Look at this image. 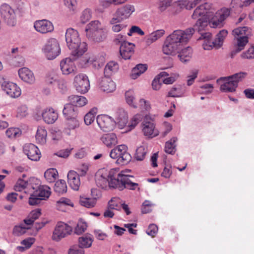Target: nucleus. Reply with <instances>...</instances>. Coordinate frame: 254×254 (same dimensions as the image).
<instances>
[{
  "instance_id": "13",
  "label": "nucleus",
  "mask_w": 254,
  "mask_h": 254,
  "mask_svg": "<svg viewBox=\"0 0 254 254\" xmlns=\"http://www.w3.org/2000/svg\"><path fill=\"white\" fill-rule=\"evenodd\" d=\"M142 124L143 126L142 131L144 135L153 138L158 135L159 131L155 128L154 123L150 121L148 116H145Z\"/></svg>"
},
{
  "instance_id": "10",
  "label": "nucleus",
  "mask_w": 254,
  "mask_h": 254,
  "mask_svg": "<svg viewBox=\"0 0 254 254\" xmlns=\"http://www.w3.org/2000/svg\"><path fill=\"white\" fill-rule=\"evenodd\" d=\"M71 231L72 228L70 226L63 222H59L53 232L52 239L54 241H59L69 235Z\"/></svg>"
},
{
  "instance_id": "29",
  "label": "nucleus",
  "mask_w": 254,
  "mask_h": 254,
  "mask_svg": "<svg viewBox=\"0 0 254 254\" xmlns=\"http://www.w3.org/2000/svg\"><path fill=\"white\" fill-rule=\"evenodd\" d=\"M68 101L69 103L77 108L82 107L87 103V100L83 96L77 95H71L68 97Z\"/></svg>"
},
{
  "instance_id": "32",
  "label": "nucleus",
  "mask_w": 254,
  "mask_h": 254,
  "mask_svg": "<svg viewBox=\"0 0 254 254\" xmlns=\"http://www.w3.org/2000/svg\"><path fill=\"white\" fill-rule=\"evenodd\" d=\"M192 55V49L190 47H188L184 49L179 53L178 57L180 60L184 63L189 62Z\"/></svg>"
},
{
  "instance_id": "56",
  "label": "nucleus",
  "mask_w": 254,
  "mask_h": 254,
  "mask_svg": "<svg viewBox=\"0 0 254 254\" xmlns=\"http://www.w3.org/2000/svg\"><path fill=\"white\" fill-rule=\"evenodd\" d=\"M68 254H84V251L78 246H73L69 249Z\"/></svg>"
},
{
  "instance_id": "12",
  "label": "nucleus",
  "mask_w": 254,
  "mask_h": 254,
  "mask_svg": "<svg viewBox=\"0 0 254 254\" xmlns=\"http://www.w3.org/2000/svg\"><path fill=\"white\" fill-rule=\"evenodd\" d=\"M96 120L101 129L105 132L113 130L116 124V122L113 119L106 115L98 116Z\"/></svg>"
},
{
  "instance_id": "49",
  "label": "nucleus",
  "mask_w": 254,
  "mask_h": 254,
  "mask_svg": "<svg viewBox=\"0 0 254 254\" xmlns=\"http://www.w3.org/2000/svg\"><path fill=\"white\" fill-rule=\"evenodd\" d=\"M29 184L27 181L22 179L19 178L16 184L14 187V189L15 191H20L24 190L26 187L28 186Z\"/></svg>"
},
{
  "instance_id": "2",
  "label": "nucleus",
  "mask_w": 254,
  "mask_h": 254,
  "mask_svg": "<svg viewBox=\"0 0 254 254\" xmlns=\"http://www.w3.org/2000/svg\"><path fill=\"white\" fill-rule=\"evenodd\" d=\"M195 29L189 28L185 30H177L167 37L162 50L166 55H174L179 52L184 43L190 39Z\"/></svg>"
},
{
  "instance_id": "7",
  "label": "nucleus",
  "mask_w": 254,
  "mask_h": 254,
  "mask_svg": "<svg viewBox=\"0 0 254 254\" xmlns=\"http://www.w3.org/2000/svg\"><path fill=\"white\" fill-rule=\"evenodd\" d=\"M42 50L48 60L55 59L60 53L61 49L58 41L55 38H50L43 47Z\"/></svg>"
},
{
  "instance_id": "39",
  "label": "nucleus",
  "mask_w": 254,
  "mask_h": 254,
  "mask_svg": "<svg viewBox=\"0 0 254 254\" xmlns=\"http://www.w3.org/2000/svg\"><path fill=\"white\" fill-rule=\"evenodd\" d=\"M55 191L59 194H62L67 191V186L65 181L60 180L57 181L54 186Z\"/></svg>"
},
{
  "instance_id": "38",
  "label": "nucleus",
  "mask_w": 254,
  "mask_h": 254,
  "mask_svg": "<svg viewBox=\"0 0 254 254\" xmlns=\"http://www.w3.org/2000/svg\"><path fill=\"white\" fill-rule=\"evenodd\" d=\"M118 69V64L114 62H110L107 64L104 68L105 76L110 77L113 73L116 72Z\"/></svg>"
},
{
  "instance_id": "19",
  "label": "nucleus",
  "mask_w": 254,
  "mask_h": 254,
  "mask_svg": "<svg viewBox=\"0 0 254 254\" xmlns=\"http://www.w3.org/2000/svg\"><path fill=\"white\" fill-rule=\"evenodd\" d=\"M223 81V83L221 85L220 90L225 92H233L236 91L237 85L232 80L227 77H222L217 79V82Z\"/></svg>"
},
{
  "instance_id": "25",
  "label": "nucleus",
  "mask_w": 254,
  "mask_h": 254,
  "mask_svg": "<svg viewBox=\"0 0 254 254\" xmlns=\"http://www.w3.org/2000/svg\"><path fill=\"white\" fill-rule=\"evenodd\" d=\"M19 77L24 82L33 84L35 82V77L33 73L27 67H22L19 69Z\"/></svg>"
},
{
  "instance_id": "50",
  "label": "nucleus",
  "mask_w": 254,
  "mask_h": 254,
  "mask_svg": "<svg viewBox=\"0 0 254 254\" xmlns=\"http://www.w3.org/2000/svg\"><path fill=\"white\" fill-rule=\"evenodd\" d=\"M215 13L224 21L230 15V9L223 7Z\"/></svg>"
},
{
  "instance_id": "1",
  "label": "nucleus",
  "mask_w": 254,
  "mask_h": 254,
  "mask_svg": "<svg viewBox=\"0 0 254 254\" xmlns=\"http://www.w3.org/2000/svg\"><path fill=\"white\" fill-rule=\"evenodd\" d=\"M133 176L126 175L123 171L117 175L110 172L108 178L101 175H96L95 181L97 185L101 188H105L108 184L110 188L117 189L122 190L124 189L134 190L138 186L137 183H133Z\"/></svg>"
},
{
  "instance_id": "55",
  "label": "nucleus",
  "mask_w": 254,
  "mask_h": 254,
  "mask_svg": "<svg viewBox=\"0 0 254 254\" xmlns=\"http://www.w3.org/2000/svg\"><path fill=\"white\" fill-rule=\"evenodd\" d=\"M29 228H26L23 225L15 226L13 229V233L16 235H21L26 232V230Z\"/></svg>"
},
{
  "instance_id": "28",
  "label": "nucleus",
  "mask_w": 254,
  "mask_h": 254,
  "mask_svg": "<svg viewBox=\"0 0 254 254\" xmlns=\"http://www.w3.org/2000/svg\"><path fill=\"white\" fill-rule=\"evenodd\" d=\"M91 35L87 36L88 39L96 42H100L106 39L107 36V31L104 28L99 29Z\"/></svg>"
},
{
  "instance_id": "54",
  "label": "nucleus",
  "mask_w": 254,
  "mask_h": 254,
  "mask_svg": "<svg viewBox=\"0 0 254 254\" xmlns=\"http://www.w3.org/2000/svg\"><path fill=\"white\" fill-rule=\"evenodd\" d=\"M87 227V226L85 222L79 221L75 229V233L80 235L86 230Z\"/></svg>"
},
{
  "instance_id": "53",
  "label": "nucleus",
  "mask_w": 254,
  "mask_h": 254,
  "mask_svg": "<svg viewBox=\"0 0 254 254\" xmlns=\"http://www.w3.org/2000/svg\"><path fill=\"white\" fill-rule=\"evenodd\" d=\"M241 57L242 58L246 59H254V46L250 48L248 50L243 52Z\"/></svg>"
},
{
  "instance_id": "47",
  "label": "nucleus",
  "mask_w": 254,
  "mask_h": 254,
  "mask_svg": "<svg viewBox=\"0 0 254 254\" xmlns=\"http://www.w3.org/2000/svg\"><path fill=\"white\" fill-rule=\"evenodd\" d=\"M5 134L8 138H15L21 135V131L18 128L10 127L6 130Z\"/></svg>"
},
{
  "instance_id": "21",
  "label": "nucleus",
  "mask_w": 254,
  "mask_h": 254,
  "mask_svg": "<svg viewBox=\"0 0 254 254\" xmlns=\"http://www.w3.org/2000/svg\"><path fill=\"white\" fill-rule=\"evenodd\" d=\"M134 45L127 41H124L120 47V53L121 56L125 60L129 59L133 53V48Z\"/></svg>"
},
{
  "instance_id": "48",
  "label": "nucleus",
  "mask_w": 254,
  "mask_h": 254,
  "mask_svg": "<svg viewBox=\"0 0 254 254\" xmlns=\"http://www.w3.org/2000/svg\"><path fill=\"white\" fill-rule=\"evenodd\" d=\"M209 24L210 26L212 28H220L223 26V21L219 18L216 14L215 17H212Z\"/></svg>"
},
{
  "instance_id": "15",
  "label": "nucleus",
  "mask_w": 254,
  "mask_h": 254,
  "mask_svg": "<svg viewBox=\"0 0 254 254\" xmlns=\"http://www.w3.org/2000/svg\"><path fill=\"white\" fill-rule=\"evenodd\" d=\"M228 34L226 30H221L216 36L215 39L213 41H208V45H204V50H209L212 48H219L223 44V41Z\"/></svg>"
},
{
  "instance_id": "11",
  "label": "nucleus",
  "mask_w": 254,
  "mask_h": 254,
  "mask_svg": "<svg viewBox=\"0 0 254 254\" xmlns=\"http://www.w3.org/2000/svg\"><path fill=\"white\" fill-rule=\"evenodd\" d=\"M74 85L76 90L79 93H86L90 87L88 77L84 74H80L74 77Z\"/></svg>"
},
{
  "instance_id": "51",
  "label": "nucleus",
  "mask_w": 254,
  "mask_h": 254,
  "mask_svg": "<svg viewBox=\"0 0 254 254\" xmlns=\"http://www.w3.org/2000/svg\"><path fill=\"white\" fill-rule=\"evenodd\" d=\"M66 119L67 120V125L68 129H74L79 126V123L77 117Z\"/></svg>"
},
{
  "instance_id": "59",
  "label": "nucleus",
  "mask_w": 254,
  "mask_h": 254,
  "mask_svg": "<svg viewBox=\"0 0 254 254\" xmlns=\"http://www.w3.org/2000/svg\"><path fill=\"white\" fill-rule=\"evenodd\" d=\"M133 33H137L139 35H144V32L141 29L140 27L137 26H132L129 29L127 35L129 36H131Z\"/></svg>"
},
{
  "instance_id": "16",
  "label": "nucleus",
  "mask_w": 254,
  "mask_h": 254,
  "mask_svg": "<svg viewBox=\"0 0 254 254\" xmlns=\"http://www.w3.org/2000/svg\"><path fill=\"white\" fill-rule=\"evenodd\" d=\"M34 27L37 32L42 34L51 32L54 30L52 23L46 19L36 21Z\"/></svg>"
},
{
  "instance_id": "63",
  "label": "nucleus",
  "mask_w": 254,
  "mask_h": 254,
  "mask_svg": "<svg viewBox=\"0 0 254 254\" xmlns=\"http://www.w3.org/2000/svg\"><path fill=\"white\" fill-rule=\"evenodd\" d=\"M180 88L173 87L168 92V96L172 97H178L180 96Z\"/></svg>"
},
{
  "instance_id": "3",
  "label": "nucleus",
  "mask_w": 254,
  "mask_h": 254,
  "mask_svg": "<svg viewBox=\"0 0 254 254\" xmlns=\"http://www.w3.org/2000/svg\"><path fill=\"white\" fill-rule=\"evenodd\" d=\"M216 11L213 5L209 2L200 4L194 10L191 17L194 19H198L194 28L200 32L207 26L208 21L214 16Z\"/></svg>"
},
{
  "instance_id": "42",
  "label": "nucleus",
  "mask_w": 254,
  "mask_h": 254,
  "mask_svg": "<svg viewBox=\"0 0 254 254\" xmlns=\"http://www.w3.org/2000/svg\"><path fill=\"white\" fill-rule=\"evenodd\" d=\"M177 140L176 137H172L165 143V151L168 154H173L176 151V145L174 143Z\"/></svg>"
},
{
  "instance_id": "30",
  "label": "nucleus",
  "mask_w": 254,
  "mask_h": 254,
  "mask_svg": "<svg viewBox=\"0 0 254 254\" xmlns=\"http://www.w3.org/2000/svg\"><path fill=\"white\" fill-rule=\"evenodd\" d=\"M101 139L104 144L109 147L118 143L117 136L114 133L104 134L101 137Z\"/></svg>"
},
{
  "instance_id": "33",
  "label": "nucleus",
  "mask_w": 254,
  "mask_h": 254,
  "mask_svg": "<svg viewBox=\"0 0 254 254\" xmlns=\"http://www.w3.org/2000/svg\"><path fill=\"white\" fill-rule=\"evenodd\" d=\"M232 34L234 37H241V35L250 37L252 35V29L246 26L238 27L233 30Z\"/></svg>"
},
{
  "instance_id": "41",
  "label": "nucleus",
  "mask_w": 254,
  "mask_h": 254,
  "mask_svg": "<svg viewBox=\"0 0 254 254\" xmlns=\"http://www.w3.org/2000/svg\"><path fill=\"white\" fill-rule=\"evenodd\" d=\"M58 176V171L56 169L50 168L46 171L44 177L47 182L49 183L54 182Z\"/></svg>"
},
{
  "instance_id": "60",
  "label": "nucleus",
  "mask_w": 254,
  "mask_h": 254,
  "mask_svg": "<svg viewBox=\"0 0 254 254\" xmlns=\"http://www.w3.org/2000/svg\"><path fill=\"white\" fill-rule=\"evenodd\" d=\"M158 231V227L157 226L154 224H150L148 229L146 230V233L151 237H153L156 234Z\"/></svg>"
},
{
  "instance_id": "64",
  "label": "nucleus",
  "mask_w": 254,
  "mask_h": 254,
  "mask_svg": "<svg viewBox=\"0 0 254 254\" xmlns=\"http://www.w3.org/2000/svg\"><path fill=\"white\" fill-rule=\"evenodd\" d=\"M33 195V192L31 194L30 197L29 198V204L30 205H35L39 204L41 199L39 196H34Z\"/></svg>"
},
{
  "instance_id": "62",
  "label": "nucleus",
  "mask_w": 254,
  "mask_h": 254,
  "mask_svg": "<svg viewBox=\"0 0 254 254\" xmlns=\"http://www.w3.org/2000/svg\"><path fill=\"white\" fill-rule=\"evenodd\" d=\"M162 83V79H160L159 77L156 76L152 81V88L155 90H159L160 88Z\"/></svg>"
},
{
  "instance_id": "4",
  "label": "nucleus",
  "mask_w": 254,
  "mask_h": 254,
  "mask_svg": "<svg viewBox=\"0 0 254 254\" xmlns=\"http://www.w3.org/2000/svg\"><path fill=\"white\" fill-rule=\"evenodd\" d=\"M65 41L68 48L71 51L72 55L77 57L82 56L87 50V45L85 42H81L77 31L70 28L66 30Z\"/></svg>"
},
{
  "instance_id": "61",
  "label": "nucleus",
  "mask_w": 254,
  "mask_h": 254,
  "mask_svg": "<svg viewBox=\"0 0 254 254\" xmlns=\"http://www.w3.org/2000/svg\"><path fill=\"white\" fill-rule=\"evenodd\" d=\"M27 115V108L26 106L22 105L17 109V117L22 118Z\"/></svg>"
},
{
  "instance_id": "8",
  "label": "nucleus",
  "mask_w": 254,
  "mask_h": 254,
  "mask_svg": "<svg viewBox=\"0 0 254 254\" xmlns=\"http://www.w3.org/2000/svg\"><path fill=\"white\" fill-rule=\"evenodd\" d=\"M0 85L2 90L12 98H17L21 95L20 88L2 76H0Z\"/></svg>"
},
{
  "instance_id": "18",
  "label": "nucleus",
  "mask_w": 254,
  "mask_h": 254,
  "mask_svg": "<svg viewBox=\"0 0 254 254\" xmlns=\"http://www.w3.org/2000/svg\"><path fill=\"white\" fill-rule=\"evenodd\" d=\"M247 36H241V37H235L236 41L235 43V48L233 50L230 54L231 58H233L234 56L238 53L243 50L247 44L249 42V38Z\"/></svg>"
},
{
  "instance_id": "52",
  "label": "nucleus",
  "mask_w": 254,
  "mask_h": 254,
  "mask_svg": "<svg viewBox=\"0 0 254 254\" xmlns=\"http://www.w3.org/2000/svg\"><path fill=\"white\" fill-rule=\"evenodd\" d=\"M91 17V10L89 9L84 10L80 16V22L82 24L87 22Z\"/></svg>"
},
{
  "instance_id": "43",
  "label": "nucleus",
  "mask_w": 254,
  "mask_h": 254,
  "mask_svg": "<svg viewBox=\"0 0 254 254\" xmlns=\"http://www.w3.org/2000/svg\"><path fill=\"white\" fill-rule=\"evenodd\" d=\"M127 103L131 107L136 108L137 104L135 102L134 93L132 90H128L125 93Z\"/></svg>"
},
{
  "instance_id": "6",
  "label": "nucleus",
  "mask_w": 254,
  "mask_h": 254,
  "mask_svg": "<svg viewBox=\"0 0 254 254\" xmlns=\"http://www.w3.org/2000/svg\"><path fill=\"white\" fill-rule=\"evenodd\" d=\"M18 10H15L7 3H3L0 7L1 18L7 25L13 26L16 23V14Z\"/></svg>"
},
{
  "instance_id": "17",
  "label": "nucleus",
  "mask_w": 254,
  "mask_h": 254,
  "mask_svg": "<svg viewBox=\"0 0 254 254\" xmlns=\"http://www.w3.org/2000/svg\"><path fill=\"white\" fill-rule=\"evenodd\" d=\"M23 152L32 161H38L41 153L38 147L33 144H27L23 147Z\"/></svg>"
},
{
  "instance_id": "37",
  "label": "nucleus",
  "mask_w": 254,
  "mask_h": 254,
  "mask_svg": "<svg viewBox=\"0 0 254 254\" xmlns=\"http://www.w3.org/2000/svg\"><path fill=\"white\" fill-rule=\"evenodd\" d=\"M147 69V65L146 64H138L131 71V76L132 79H136L140 74L144 73Z\"/></svg>"
},
{
  "instance_id": "24",
  "label": "nucleus",
  "mask_w": 254,
  "mask_h": 254,
  "mask_svg": "<svg viewBox=\"0 0 254 254\" xmlns=\"http://www.w3.org/2000/svg\"><path fill=\"white\" fill-rule=\"evenodd\" d=\"M42 118L47 124H53L58 119V113L52 108L45 109L42 114Z\"/></svg>"
},
{
  "instance_id": "57",
  "label": "nucleus",
  "mask_w": 254,
  "mask_h": 254,
  "mask_svg": "<svg viewBox=\"0 0 254 254\" xmlns=\"http://www.w3.org/2000/svg\"><path fill=\"white\" fill-rule=\"evenodd\" d=\"M172 0H160L159 8L160 11H164L168 7L171 5Z\"/></svg>"
},
{
  "instance_id": "9",
  "label": "nucleus",
  "mask_w": 254,
  "mask_h": 254,
  "mask_svg": "<svg viewBox=\"0 0 254 254\" xmlns=\"http://www.w3.org/2000/svg\"><path fill=\"white\" fill-rule=\"evenodd\" d=\"M134 11L133 6L128 4L118 8L115 13L116 17L112 18L110 21L111 24L121 22L128 18Z\"/></svg>"
},
{
  "instance_id": "31",
  "label": "nucleus",
  "mask_w": 254,
  "mask_h": 254,
  "mask_svg": "<svg viewBox=\"0 0 254 254\" xmlns=\"http://www.w3.org/2000/svg\"><path fill=\"white\" fill-rule=\"evenodd\" d=\"M164 34L165 31L163 29L157 30L151 33L145 38L146 45L148 46L150 45L151 44L163 36Z\"/></svg>"
},
{
  "instance_id": "20",
  "label": "nucleus",
  "mask_w": 254,
  "mask_h": 254,
  "mask_svg": "<svg viewBox=\"0 0 254 254\" xmlns=\"http://www.w3.org/2000/svg\"><path fill=\"white\" fill-rule=\"evenodd\" d=\"M33 191V195L34 196H39L41 200H45L49 198L51 194L50 188L48 186H39L35 187L30 186Z\"/></svg>"
},
{
  "instance_id": "46",
  "label": "nucleus",
  "mask_w": 254,
  "mask_h": 254,
  "mask_svg": "<svg viewBox=\"0 0 254 254\" xmlns=\"http://www.w3.org/2000/svg\"><path fill=\"white\" fill-rule=\"evenodd\" d=\"M248 73L246 72H240L229 76V78L238 86V83L243 81L247 76Z\"/></svg>"
},
{
  "instance_id": "44",
  "label": "nucleus",
  "mask_w": 254,
  "mask_h": 254,
  "mask_svg": "<svg viewBox=\"0 0 254 254\" xmlns=\"http://www.w3.org/2000/svg\"><path fill=\"white\" fill-rule=\"evenodd\" d=\"M147 148L144 146H140L136 149L135 158L138 161L143 160L147 153Z\"/></svg>"
},
{
  "instance_id": "26",
  "label": "nucleus",
  "mask_w": 254,
  "mask_h": 254,
  "mask_svg": "<svg viewBox=\"0 0 254 254\" xmlns=\"http://www.w3.org/2000/svg\"><path fill=\"white\" fill-rule=\"evenodd\" d=\"M128 121V117L127 112L123 109H119L117 112V117L116 124H117L119 127L123 128L126 126Z\"/></svg>"
},
{
  "instance_id": "14",
  "label": "nucleus",
  "mask_w": 254,
  "mask_h": 254,
  "mask_svg": "<svg viewBox=\"0 0 254 254\" xmlns=\"http://www.w3.org/2000/svg\"><path fill=\"white\" fill-rule=\"evenodd\" d=\"M78 57L77 55L71 54V57L66 58L61 62V69L64 74L68 75L74 71L75 66L73 62Z\"/></svg>"
},
{
  "instance_id": "45",
  "label": "nucleus",
  "mask_w": 254,
  "mask_h": 254,
  "mask_svg": "<svg viewBox=\"0 0 254 254\" xmlns=\"http://www.w3.org/2000/svg\"><path fill=\"white\" fill-rule=\"evenodd\" d=\"M80 204L87 208L93 207L96 203V198H84L82 197L79 200Z\"/></svg>"
},
{
  "instance_id": "35",
  "label": "nucleus",
  "mask_w": 254,
  "mask_h": 254,
  "mask_svg": "<svg viewBox=\"0 0 254 254\" xmlns=\"http://www.w3.org/2000/svg\"><path fill=\"white\" fill-rule=\"evenodd\" d=\"M47 132L44 127H40L37 129L35 135L37 142L41 144H44L46 142Z\"/></svg>"
},
{
  "instance_id": "34",
  "label": "nucleus",
  "mask_w": 254,
  "mask_h": 254,
  "mask_svg": "<svg viewBox=\"0 0 254 254\" xmlns=\"http://www.w3.org/2000/svg\"><path fill=\"white\" fill-rule=\"evenodd\" d=\"M103 28L101 27V23L98 20L91 21L89 23L85 29L86 32V36L92 35V33L97 31L99 29H102Z\"/></svg>"
},
{
  "instance_id": "5",
  "label": "nucleus",
  "mask_w": 254,
  "mask_h": 254,
  "mask_svg": "<svg viewBox=\"0 0 254 254\" xmlns=\"http://www.w3.org/2000/svg\"><path fill=\"white\" fill-rule=\"evenodd\" d=\"M110 157L117 159L116 163L120 165H124L129 163L131 156L127 152V147L125 145H120L111 150Z\"/></svg>"
},
{
  "instance_id": "36",
  "label": "nucleus",
  "mask_w": 254,
  "mask_h": 254,
  "mask_svg": "<svg viewBox=\"0 0 254 254\" xmlns=\"http://www.w3.org/2000/svg\"><path fill=\"white\" fill-rule=\"evenodd\" d=\"M207 0H193V1H189L188 0H184L179 1V5L182 7H185L187 9L190 10L197 4H203L207 2Z\"/></svg>"
},
{
  "instance_id": "27",
  "label": "nucleus",
  "mask_w": 254,
  "mask_h": 254,
  "mask_svg": "<svg viewBox=\"0 0 254 254\" xmlns=\"http://www.w3.org/2000/svg\"><path fill=\"white\" fill-rule=\"evenodd\" d=\"M78 108L68 103L64 105L63 113L66 119L77 117Z\"/></svg>"
},
{
  "instance_id": "23",
  "label": "nucleus",
  "mask_w": 254,
  "mask_h": 254,
  "mask_svg": "<svg viewBox=\"0 0 254 254\" xmlns=\"http://www.w3.org/2000/svg\"><path fill=\"white\" fill-rule=\"evenodd\" d=\"M68 183L74 190H77L80 185L79 175L74 171H70L67 174Z\"/></svg>"
},
{
  "instance_id": "22",
  "label": "nucleus",
  "mask_w": 254,
  "mask_h": 254,
  "mask_svg": "<svg viewBox=\"0 0 254 254\" xmlns=\"http://www.w3.org/2000/svg\"><path fill=\"white\" fill-rule=\"evenodd\" d=\"M100 88L104 92L110 93L116 89L115 82L109 77L104 76L99 81Z\"/></svg>"
},
{
  "instance_id": "40",
  "label": "nucleus",
  "mask_w": 254,
  "mask_h": 254,
  "mask_svg": "<svg viewBox=\"0 0 254 254\" xmlns=\"http://www.w3.org/2000/svg\"><path fill=\"white\" fill-rule=\"evenodd\" d=\"M93 239L90 235H86L84 237H79L78 239V247L83 248H89L91 246Z\"/></svg>"
},
{
  "instance_id": "58",
  "label": "nucleus",
  "mask_w": 254,
  "mask_h": 254,
  "mask_svg": "<svg viewBox=\"0 0 254 254\" xmlns=\"http://www.w3.org/2000/svg\"><path fill=\"white\" fill-rule=\"evenodd\" d=\"M198 74V71L197 70H192L191 72V74L188 76L187 85L188 86L191 85L195 78L197 77Z\"/></svg>"
}]
</instances>
